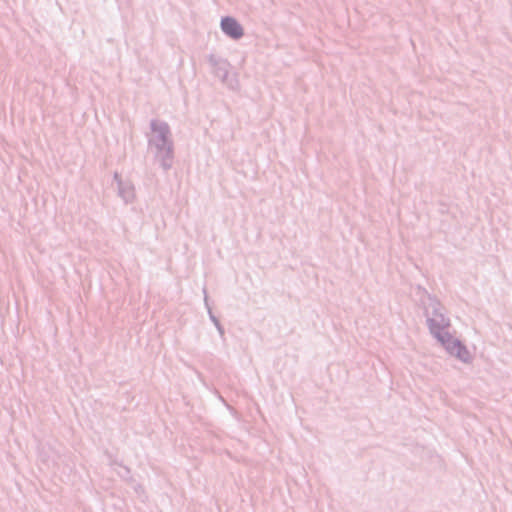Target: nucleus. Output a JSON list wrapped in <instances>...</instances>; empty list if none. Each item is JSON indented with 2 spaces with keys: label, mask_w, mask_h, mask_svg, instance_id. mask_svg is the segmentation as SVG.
<instances>
[{
  "label": "nucleus",
  "mask_w": 512,
  "mask_h": 512,
  "mask_svg": "<svg viewBox=\"0 0 512 512\" xmlns=\"http://www.w3.org/2000/svg\"><path fill=\"white\" fill-rule=\"evenodd\" d=\"M221 27L227 35L233 38H240L243 35L242 27L233 18H224L221 22Z\"/></svg>",
  "instance_id": "f03ea898"
},
{
  "label": "nucleus",
  "mask_w": 512,
  "mask_h": 512,
  "mask_svg": "<svg viewBox=\"0 0 512 512\" xmlns=\"http://www.w3.org/2000/svg\"><path fill=\"white\" fill-rule=\"evenodd\" d=\"M437 336L452 355L464 361H466L469 358V353L467 349L459 341L453 339L448 334H445L443 336L438 334Z\"/></svg>",
  "instance_id": "f257e3e1"
},
{
  "label": "nucleus",
  "mask_w": 512,
  "mask_h": 512,
  "mask_svg": "<svg viewBox=\"0 0 512 512\" xmlns=\"http://www.w3.org/2000/svg\"><path fill=\"white\" fill-rule=\"evenodd\" d=\"M443 321H444V326L447 327L449 325L448 321H445L444 319H443Z\"/></svg>",
  "instance_id": "7ed1b4c3"
}]
</instances>
